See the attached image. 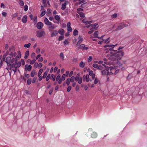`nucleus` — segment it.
I'll return each instance as SVG.
<instances>
[{
	"label": "nucleus",
	"mask_w": 147,
	"mask_h": 147,
	"mask_svg": "<svg viewBox=\"0 0 147 147\" xmlns=\"http://www.w3.org/2000/svg\"><path fill=\"white\" fill-rule=\"evenodd\" d=\"M110 53L111 54V56H115V59L119 57L123 56L124 55V52L119 51L115 53L113 51H111ZM115 59V58H114L113 60H114Z\"/></svg>",
	"instance_id": "nucleus-1"
},
{
	"label": "nucleus",
	"mask_w": 147,
	"mask_h": 147,
	"mask_svg": "<svg viewBox=\"0 0 147 147\" xmlns=\"http://www.w3.org/2000/svg\"><path fill=\"white\" fill-rule=\"evenodd\" d=\"M36 36L39 38H40L44 36L45 34V32L43 30H39L36 32Z\"/></svg>",
	"instance_id": "nucleus-2"
},
{
	"label": "nucleus",
	"mask_w": 147,
	"mask_h": 147,
	"mask_svg": "<svg viewBox=\"0 0 147 147\" xmlns=\"http://www.w3.org/2000/svg\"><path fill=\"white\" fill-rule=\"evenodd\" d=\"M127 26H126L124 23H122L120 24L117 28L113 30L114 32L117 31L118 30H120L123 28L126 27Z\"/></svg>",
	"instance_id": "nucleus-3"
},
{
	"label": "nucleus",
	"mask_w": 147,
	"mask_h": 147,
	"mask_svg": "<svg viewBox=\"0 0 147 147\" xmlns=\"http://www.w3.org/2000/svg\"><path fill=\"white\" fill-rule=\"evenodd\" d=\"M75 81L76 82L78 81L79 84H81L82 82V78L81 77H80V74L78 73L77 74L75 78Z\"/></svg>",
	"instance_id": "nucleus-4"
},
{
	"label": "nucleus",
	"mask_w": 147,
	"mask_h": 147,
	"mask_svg": "<svg viewBox=\"0 0 147 147\" xmlns=\"http://www.w3.org/2000/svg\"><path fill=\"white\" fill-rule=\"evenodd\" d=\"M82 78L83 81H86V82H88L90 81L89 76L88 74H86V75H84Z\"/></svg>",
	"instance_id": "nucleus-5"
},
{
	"label": "nucleus",
	"mask_w": 147,
	"mask_h": 147,
	"mask_svg": "<svg viewBox=\"0 0 147 147\" xmlns=\"http://www.w3.org/2000/svg\"><path fill=\"white\" fill-rule=\"evenodd\" d=\"M78 39H79V40L76 45V47H77L83 41V40L82 36H79Z\"/></svg>",
	"instance_id": "nucleus-6"
},
{
	"label": "nucleus",
	"mask_w": 147,
	"mask_h": 147,
	"mask_svg": "<svg viewBox=\"0 0 147 147\" xmlns=\"http://www.w3.org/2000/svg\"><path fill=\"white\" fill-rule=\"evenodd\" d=\"M43 26V23L41 22H39L36 25V27L38 29H40L42 28Z\"/></svg>",
	"instance_id": "nucleus-7"
},
{
	"label": "nucleus",
	"mask_w": 147,
	"mask_h": 147,
	"mask_svg": "<svg viewBox=\"0 0 147 147\" xmlns=\"http://www.w3.org/2000/svg\"><path fill=\"white\" fill-rule=\"evenodd\" d=\"M32 68V67L31 65H26L25 66V68L26 71L28 70L29 71H30Z\"/></svg>",
	"instance_id": "nucleus-8"
},
{
	"label": "nucleus",
	"mask_w": 147,
	"mask_h": 147,
	"mask_svg": "<svg viewBox=\"0 0 147 147\" xmlns=\"http://www.w3.org/2000/svg\"><path fill=\"white\" fill-rule=\"evenodd\" d=\"M78 48L79 49H82L83 50H87L88 49V47H86L84 44H82L80 45V47Z\"/></svg>",
	"instance_id": "nucleus-9"
},
{
	"label": "nucleus",
	"mask_w": 147,
	"mask_h": 147,
	"mask_svg": "<svg viewBox=\"0 0 147 147\" xmlns=\"http://www.w3.org/2000/svg\"><path fill=\"white\" fill-rule=\"evenodd\" d=\"M11 61V57H7L6 59L5 62L7 63V65L9 66L11 64H10V61Z\"/></svg>",
	"instance_id": "nucleus-10"
},
{
	"label": "nucleus",
	"mask_w": 147,
	"mask_h": 147,
	"mask_svg": "<svg viewBox=\"0 0 147 147\" xmlns=\"http://www.w3.org/2000/svg\"><path fill=\"white\" fill-rule=\"evenodd\" d=\"M109 70L108 69V70H102L101 71V73H102V75H105L106 74H107V76H108L109 75V71H107V72L106 71H107Z\"/></svg>",
	"instance_id": "nucleus-11"
},
{
	"label": "nucleus",
	"mask_w": 147,
	"mask_h": 147,
	"mask_svg": "<svg viewBox=\"0 0 147 147\" xmlns=\"http://www.w3.org/2000/svg\"><path fill=\"white\" fill-rule=\"evenodd\" d=\"M49 26V28L50 29L49 30L50 31H52L51 29H54L57 27V26L53 24L52 23L51 25H50Z\"/></svg>",
	"instance_id": "nucleus-12"
},
{
	"label": "nucleus",
	"mask_w": 147,
	"mask_h": 147,
	"mask_svg": "<svg viewBox=\"0 0 147 147\" xmlns=\"http://www.w3.org/2000/svg\"><path fill=\"white\" fill-rule=\"evenodd\" d=\"M44 22L45 24L47 26H50V25H51V23L49 22L48 19L47 18H46L44 20Z\"/></svg>",
	"instance_id": "nucleus-13"
},
{
	"label": "nucleus",
	"mask_w": 147,
	"mask_h": 147,
	"mask_svg": "<svg viewBox=\"0 0 147 147\" xmlns=\"http://www.w3.org/2000/svg\"><path fill=\"white\" fill-rule=\"evenodd\" d=\"M58 32L57 30H54L52 32L51 34V37H54L56 36L58 34Z\"/></svg>",
	"instance_id": "nucleus-14"
},
{
	"label": "nucleus",
	"mask_w": 147,
	"mask_h": 147,
	"mask_svg": "<svg viewBox=\"0 0 147 147\" xmlns=\"http://www.w3.org/2000/svg\"><path fill=\"white\" fill-rule=\"evenodd\" d=\"M27 16L26 15H24L22 18V22L24 23H25L27 21Z\"/></svg>",
	"instance_id": "nucleus-15"
},
{
	"label": "nucleus",
	"mask_w": 147,
	"mask_h": 147,
	"mask_svg": "<svg viewBox=\"0 0 147 147\" xmlns=\"http://www.w3.org/2000/svg\"><path fill=\"white\" fill-rule=\"evenodd\" d=\"M58 32L59 33V34L62 35H63L65 33V32L64 30L62 28L59 29L58 32Z\"/></svg>",
	"instance_id": "nucleus-16"
},
{
	"label": "nucleus",
	"mask_w": 147,
	"mask_h": 147,
	"mask_svg": "<svg viewBox=\"0 0 147 147\" xmlns=\"http://www.w3.org/2000/svg\"><path fill=\"white\" fill-rule=\"evenodd\" d=\"M91 136L92 138H95L97 136V134L96 132H93L92 133Z\"/></svg>",
	"instance_id": "nucleus-17"
},
{
	"label": "nucleus",
	"mask_w": 147,
	"mask_h": 147,
	"mask_svg": "<svg viewBox=\"0 0 147 147\" xmlns=\"http://www.w3.org/2000/svg\"><path fill=\"white\" fill-rule=\"evenodd\" d=\"M116 45H105L104 46V47L105 48H107V47H113V48H114V47Z\"/></svg>",
	"instance_id": "nucleus-18"
},
{
	"label": "nucleus",
	"mask_w": 147,
	"mask_h": 147,
	"mask_svg": "<svg viewBox=\"0 0 147 147\" xmlns=\"http://www.w3.org/2000/svg\"><path fill=\"white\" fill-rule=\"evenodd\" d=\"M29 51H28L26 52L25 54V56H24V58L25 59H26L29 56Z\"/></svg>",
	"instance_id": "nucleus-19"
},
{
	"label": "nucleus",
	"mask_w": 147,
	"mask_h": 147,
	"mask_svg": "<svg viewBox=\"0 0 147 147\" xmlns=\"http://www.w3.org/2000/svg\"><path fill=\"white\" fill-rule=\"evenodd\" d=\"M11 66H12V68L14 67L15 68V69H14L13 70L14 73H15L17 71V67H14L15 64L14 63L12 64Z\"/></svg>",
	"instance_id": "nucleus-20"
},
{
	"label": "nucleus",
	"mask_w": 147,
	"mask_h": 147,
	"mask_svg": "<svg viewBox=\"0 0 147 147\" xmlns=\"http://www.w3.org/2000/svg\"><path fill=\"white\" fill-rule=\"evenodd\" d=\"M78 13L80 15V16L82 18H84V14L83 12L81 11H78Z\"/></svg>",
	"instance_id": "nucleus-21"
},
{
	"label": "nucleus",
	"mask_w": 147,
	"mask_h": 147,
	"mask_svg": "<svg viewBox=\"0 0 147 147\" xmlns=\"http://www.w3.org/2000/svg\"><path fill=\"white\" fill-rule=\"evenodd\" d=\"M85 65V63H84L83 61H81L79 65L80 67L83 68L84 67Z\"/></svg>",
	"instance_id": "nucleus-22"
},
{
	"label": "nucleus",
	"mask_w": 147,
	"mask_h": 147,
	"mask_svg": "<svg viewBox=\"0 0 147 147\" xmlns=\"http://www.w3.org/2000/svg\"><path fill=\"white\" fill-rule=\"evenodd\" d=\"M98 31H96L94 34V37L99 38V37H98Z\"/></svg>",
	"instance_id": "nucleus-23"
},
{
	"label": "nucleus",
	"mask_w": 147,
	"mask_h": 147,
	"mask_svg": "<svg viewBox=\"0 0 147 147\" xmlns=\"http://www.w3.org/2000/svg\"><path fill=\"white\" fill-rule=\"evenodd\" d=\"M60 58L62 59V60H63L64 59V55L63 53H61L59 55Z\"/></svg>",
	"instance_id": "nucleus-24"
},
{
	"label": "nucleus",
	"mask_w": 147,
	"mask_h": 147,
	"mask_svg": "<svg viewBox=\"0 0 147 147\" xmlns=\"http://www.w3.org/2000/svg\"><path fill=\"white\" fill-rule=\"evenodd\" d=\"M55 18L57 21H59L60 19V17L59 16L57 15L55 16Z\"/></svg>",
	"instance_id": "nucleus-25"
},
{
	"label": "nucleus",
	"mask_w": 147,
	"mask_h": 147,
	"mask_svg": "<svg viewBox=\"0 0 147 147\" xmlns=\"http://www.w3.org/2000/svg\"><path fill=\"white\" fill-rule=\"evenodd\" d=\"M66 7L65 3L62 4L61 9L64 10Z\"/></svg>",
	"instance_id": "nucleus-26"
},
{
	"label": "nucleus",
	"mask_w": 147,
	"mask_h": 147,
	"mask_svg": "<svg viewBox=\"0 0 147 147\" xmlns=\"http://www.w3.org/2000/svg\"><path fill=\"white\" fill-rule=\"evenodd\" d=\"M17 59H16L14 58H13L12 59H11V61H10V63H13L14 62V61H15V63L17 62Z\"/></svg>",
	"instance_id": "nucleus-27"
},
{
	"label": "nucleus",
	"mask_w": 147,
	"mask_h": 147,
	"mask_svg": "<svg viewBox=\"0 0 147 147\" xmlns=\"http://www.w3.org/2000/svg\"><path fill=\"white\" fill-rule=\"evenodd\" d=\"M78 31L76 30L75 29L73 32V34L74 36H76L78 35Z\"/></svg>",
	"instance_id": "nucleus-28"
},
{
	"label": "nucleus",
	"mask_w": 147,
	"mask_h": 147,
	"mask_svg": "<svg viewBox=\"0 0 147 147\" xmlns=\"http://www.w3.org/2000/svg\"><path fill=\"white\" fill-rule=\"evenodd\" d=\"M64 38V36L63 35L60 36L58 38V40L59 41H61Z\"/></svg>",
	"instance_id": "nucleus-29"
},
{
	"label": "nucleus",
	"mask_w": 147,
	"mask_h": 147,
	"mask_svg": "<svg viewBox=\"0 0 147 147\" xmlns=\"http://www.w3.org/2000/svg\"><path fill=\"white\" fill-rule=\"evenodd\" d=\"M75 80V77L74 76H72L70 79V81L71 82H74Z\"/></svg>",
	"instance_id": "nucleus-30"
},
{
	"label": "nucleus",
	"mask_w": 147,
	"mask_h": 147,
	"mask_svg": "<svg viewBox=\"0 0 147 147\" xmlns=\"http://www.w3.org/2000/svg\"><path fill=\"white\" fill-rule=\"evenodd\" d=\"M31 44L29 43L27 44H25L24 45V47L25 48H29Z\"/></svg>",
	"instance_id": "nucleus-31"
},
{
	"label": "nucleus",
	"mask_w": 147,
	"mask_h": 147,
	"mask_svg": "<svg viewBox=\"0 0 147 147\" xmlns=\"http://www.w3.org/2000/svg\"><path fill=\"white\" fill-rule=\"evenodd\" d=\"M19 4L21 6H23L24 5V2L22 0H20Z\"/></svg>",
	"instance_id": "nucleus-32"
},
{
	"label": "nucleus",
	"mask_w": 147,
	"mask_h": 147,
	"mask_svg": "<svg viewBox=\"0 0 147 147\" xmlns=\"http://www.w3.org/2000/svg\"><path fill=\"white\" fill-rule=\"evenodd\" d=\"M70 79L68 78L66 80V84L67 86H69L70 84Z\"/></svg>",
	"instance_id": "nucleus-33"
},
{
	"label": "nucleus",
	"mask_w": 147,
	"mask_h": 147,
	"mask_svg": "<svg viewBox=\"0 0 147 147\" xmlns=\"http://www.w3.org/2000/svg\"><path fill=\"white\" fill-rule=\"evenodd\" d=\"M65 74H63L62 75V77L60 79H61L63 81H64L65 80Z\"/></svg>",
	"instance_id": "nucleus-34"
},
{
	"label": "nucleus",
	"mask_w": 147,
	"mask_h": 147,
	"mask_svg": "<svg viewBox=\"0 0 147 147\" xmlns=\"http://www.w3.org/2000/svg\"><path fill=\"white\" fill-rule=\"evenodd\" d=\"M32 80L31 79H29L27 81V84L29 85L31 83Z\"/></svg>",
	"instance_id": "nucleus-35"
},
{
	"label": "nucleus",
	"mask_w": 147,
	"mask_h": 147,
	"mask_svg": "<svg viewBox=\"0 0 147 147\" xmlns=\"http://www.w3.org/2000/svg\"><path fill=\"white\" fill-rule=\"evenodd\" d=\"M36 72L34 71H32L31 73L30 76L32 77H33L34 76Z\"/></svg>",
	"instance_id": "nucleus-36"
},
{
	"label": "nucleus",
	"mask_w": 147,
	"mask_h": 147,
	"mask_svg": "<svg viewBox=\"0 0 147 147\" xmlns=\"http://www.w3.org/2000/svg\"><path fill=\"white\" fill-rule=\"evenodd\" d=\"M18 55L15 58V59H17V58H21V54L20 53V51L18 52Z\"/></svg>",
	"instance_id": "nucleus-37"
},
{
	"label": "nucleus",
	"mask_w": 147,
	"mask_h": 147,
	"mask_svg": "<svg viewBox=\"0 0 147 147\" xmlns=\"http://www.w3.org/2000/svg\"><path fill=\"white\" fill-rule=\"evenodd\" d=\"M28 9V7L27 5H25L24 7V10L26 11H27Z\"/></svg>",
	"instance_id": "nucleus-38"
},
{
	"label": "nucleus",
	"mask_w": 147,
	"mask_h": 147,
	"mask_svg": "<svg viewBox=\"0 0 147 147\" xmlns=\"http://www.w3.org/2000/svg\"><path fill=\"white\" fill-rule=\"evenodd\" d=\"M45 11H43L40 14V16L41 17H42L44 16L45 14Z\"/></svg>",
	"instance_id": "nucleus-39"
},
{
	"label": "nucleus",
	"mask_w": 147,
	"mask_h": 147,
	"mask_svg": "<svg viewBox=\"0 0 147 147\" xmlns=\"http://www.w3.org/2000/svg\"><path fill=\"white\" fill-rule=\"evenodd\" d=\"M35 57V54L34 53H32L31 57L32 58H34Z\"/></svg>",
	"instance_id": "nucleus-40"
},
{
	"label": "nucleus",
	"mask_w": 147,
	"mask_h": 147,
	"mask_svg": "<svg viewBox=\"0 0 147 147\" xmlns=\"http://www.w3.org/2000/svg\"><path fill=\"white\" fill-rule=\"evenodd\" d=\"M98 65L97 64L94 63L92 65L93 67L95 68H98Z\"/></svg>",
	"instance_id": "nucleus-41"
},
{
	"label": "nucleus",
	"mask_w": 147,
	"mask_h": 147,
	"mask_svg": "<svg viewBox=\"0 0 147 147\" xmlns=\"http://www.w3.org/2000/svg\"><path fill=\"white\" fill-rule=\"evenodd\" d=\"M47 73H48V72L47 71H45L43 75V78H45L47 76Z\"/></svg>",
	"instance_id": "nucleus-42"
},
{
	"label": "nucleus",
	"mask_w": 147,
	"mask_h": 147,
	"mask_svg": "<svg viewBox=\"0 0 147 147\" xmlns=\"http://www.w3.org/2000/svg\"><path fill=\"white\" fill-rule=\"evenodd\" d=\"M71 89V86H69L67 89V92H69Z\"/></svg>",
	"instance_id": "nucleus-43"
},
{
	"label": "nucleus",
	"mask_w": 147,
	"mask_h": 147,
	"mask_svg": "<svg viewBox=\"0 0 147 147\" xmlns=\"http://www.w3.org/2000/svg\"><path fill=\"white\" fill-rule=\"evenodd\" d=\"M92 56H90L88 59V62H90L91 61H92Z\"/></svg>",
	"instance_id": "nucleus-44"
},
{
	"label": "nucleus",
	"mask_w": 147,
	"mask_h": 147,
	"mask_svg": "<svg viewBox=\"0 0 147 147\" xmlns=\"http://www.w3.org/2000/svg\"><path fill=\"white\" fill-rule=\"evenodd\" d=\"M16 64L17 65V67H20L21 65V62L20 61H19L17 63H16Z\"/></svg>",
	"instance_id": "nucleus-45"
},
{
	"label": "nucleus",
	"mask_w": 147,
	"mask_h": 147,
	"mask_svg": "<svg viewBox=\"0 0 147 147\" xmlns=\"http://www.w3.org/2000/svg\"><path fill=\"white\" fill-rule=\"evenodd\" d=\"M24 76L26 78H28L30 77V75L29 74H26V73L24 74Z\"/></svg>",
	"instance_id": "nucleus-46"
},
{
	"label": "nucleus",
	"mask_w": 147,
	"mask_h": 147,
	"mask_svg": "<svg viewBox=\"0 0 147 147\" xmlns=\"http://www.w3.org/2000/svg\"><path fill=\"white\" fill-rule=\"evenodd\" d=\"M94 79V84H96L98 83V78H96Z\"/></svg>",
	"instance_id": "nucleus-47"
},
{
	"label": "nucleus",
	"mask_w": 147,
	"mask_h": 147,
	"mask_svg": "<svg viewBox=\"0 0 147 147\" xmlns=\"http://www.w3.org/2000/svg\"><path fill=\"white\" fill-rule=\"evenodd\" d=\"M67 31H69L70 32H71L72 31V29L71 27H68L67 28Z\"/></svg>",
	"instance_id": "nucleus-48"
},
{
	"label": "nucleus",
	"mask_w": 147,
	"mask_h": 147,
	"mask_svg": "<svg viewBox=\"0 0 147 147\" xmlns=\"http://www.w3.org/2000/svg\"><path fill=\"white\" fill-rule=\"evenodd\" d=\"M43 58L42 57H40V58L38 59V62H41L43 61Z\"/></svg>",
	"instance_id": "nucleus-49"
},
{
	"label": "nucleus",
	"mask_w": 147,
	"mask_h": 147,
	"mask_svg": "<svg viewBox=\"0 0 147 147\" xmlns=\"http://www.w3.org/2000/svg\"><path fill=\"white\" fill-rule=\"evenodd\" d=\"M43 69L42 68L40 69L39 70L38 72V74L41 75L43 72Z\"/></svg>",
	"instance_id": "nucleus-50"
},
{
	"label": "nucleus",
	"mask_w": 147,
	"mask_h": 147,
	"mask_svg": "<svg viewBox=\"0 0 147 147\" xmlns=\"http://www.w3.org/2000/svg\"><path fill=\"white\" fill-rule=\"evenodd\" d=\"M60 75H58L56 78V80L57 81H58L59 79H60Z\"/></svg>",
	"instance_id": "nucleus-51"
},
{
	"label": "nucleus",
	"mask_w": 147,
	"mask_h": 147,
	"mask_svg": "<svg viewBox=\"0 0 147 147\" xmlns=\"http://www.w3.org/2000/svg\"><path fill=\"white\" fill-rule=\"evenodd\" d=\"M36 51L37 53V54L39 53L40 51V49L39 48H37L36 49Z\"/></svg>",
	"instance_id": "nucleus-52"
},
{
	"label": "nucleus",
	"mask_w": 147,
	"mask_h": 147,
	"mask_svg": "<svg viewBox=\"0 0 147 147\" xmlns=\"http://www.w3.org/2000/svg\"><path fill=\"white\" fill-rule=\"evenodd\" d=\"M36 61V60L35 59H33L32 60V61H31L30 62V64L32 65Z\"/></svg>",
	"instance_id": "nucleus-53"
},
{
	"label": "nucleus",
	"mask_w": 147,
	"mask_h": 147,
	"mask_svg": "<svg viewBox=\"0 0 147 147\" xmlns=\"http://www.w3.org/2000/svg\"><path fill=\"white\" fill-rule=\"evenodd\" d=\"M117 17V14L116 13H114L112 16V17L113 18H115Z\"/></svg>",
	"instance_id": "nucleus-54"
},
{
	"label": "nucleus",
	"mask_w": 147,
	"mask_h": 147,
	"mask_svg": "<svg viewBox=\"0 0 147 147\" xmlns=\"http://www.w3.org/2000/svg\"><path fill=\"white\" fill-rule=\"evenodd\" d=\"M103 67L102 65H98L97 68L100 70H102L103 69Z\"/></svg>",
	"instance_id": "nucleus-55"
},
{
	"label": "nucleus",
	"mask_w": 147,
	"mask_h": 147,
	"mask_svg": "<svg viewBox=\"0 0 147 147\" xmlns=\"http://www.w3.org/2000/svg\"><path fill=\"white\" fill-rule=\"evenodd\" d=\"M42 66V63H39L38 64V68H41Z\"/></svg>",
	"instance_id": "nucleus-56"
},
{
	"label": "nucleus",
	"mask_w": 147,
	"mask_h": 147,
	"mask_svg": "<svg viewBox=\"0 0 147 147\" xmlns=\"http://www.w3.org/2000/svg\"><path fill=\"white\" fill-rule=\"evenodd\" d=\"M34 67L35 68H36L37 67H38V63L37 62H35L34 63Z\"/></svg>",
	"instance_id": "nucleus-57"
},
{
	"label": "nucleus",
	"mask_w": 147,
	"mask_h": 147,
	"mask_svg": "<svg viewBox=\"0 0 147 147\" xmlns=\"http://www.w3.org/2000/svg\"><path fill=\"white\" fill-rule=\"evenodd\" d=\"M92 22V21H86V22L85 24L86 25H88L89 24H90Z\"/></svg>",
	"instance_id": "nucleus-58"
},
{
	"label": "nucleus",
	"mask_w": 147,
	"mask_h": 147,
	"mask_svg": "<svg viewBox=\"0 0 147 147\" xmlns=\"http://www.w3.org/2000/svg\"><path fill=\"white\" fill-rule=\"evenodd\" d=\"M53 88H51V89L49 91V94L51 95L52 94L53 91Z\"/></svg>",
	"instance_id": "nucleus-59"
},
{
	"label": "nucleus",
	"mask_w": 147,
	"mask_h": 147,
	"mask_svg": "<svg viewBox=\"0 0 147 147\" xmlns=\"http://www.w3.org/2000/svg\"><path fill=\"white\" fill-rule=\"evenodd\" d=\"M63 43L65 45H67L69 43V42L67 40H65L64 41Z\"/></svg>",
	"instance_id": "nucleus-60"
},
{
	"label": "nucleus",
	"mask_w": 147,
	"mask_h": 147,
	"mask_svg": "<svg viewBox=\"0 0 147 147\" xmlns=\"http://www.w3.org/2000/svg\"><path fill=\"white\" fill-rule=\"evenodd\" d=\"M52 11V10L50 9H48L47 10V13H50Z\"/></svg>",
	"instance_id": "nucleus-61"
},
{
	"label": "nucleus",
	"mask_w": 147,
	"mask_h": 147,
	"mask_svg": "<svg viewBox=\"0 0 147 147\" xmlns=\"http://www.w3.org/2000/svg\"><path fill=\"white\" fill-rule=\"evenodd\" d=\"M21 63H22V64L23 65H25V62L24 60L23 59H22L21 60Z\"/></svg>",
	"instance_id": "nucleus-62"
},
{
	"label": "nucleus",
	"mask_w": 147,
	"mask_h": 147,
	"mask_svg": "<svg viewBox=\"0 0 147 147\" xmlns=\"http://www.w3.org/2000/svg\"><path fill=\"white\" fill-rule=\"evenodd\" d=\"M94 74V73H93V71L92 70H91L89 72V74L90 76H91V75H92Z\"/></svg>",
	"instance_id": "nucleus-63"
},
{
	"label": "nucleus",
	"mask_w": 147,
	"mask_h": 147,
	"mask_svg": "<svg viewBox=\"0 0 147 147\" xmlns=\"http://www.w3.org/2000/svg\"><path fill=\"white\" fill-rule=\"evenodd\" d=\"M78 1L80 2V4H81L85 2L84 0H78Z\"/></svg>",
	"instance_id": "nucleus-64"
}]
</instances>
